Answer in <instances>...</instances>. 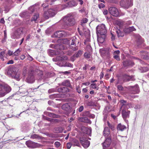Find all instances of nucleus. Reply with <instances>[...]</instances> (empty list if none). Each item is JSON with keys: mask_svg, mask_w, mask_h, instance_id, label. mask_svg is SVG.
Masks as SVG:
<instances>
[{"mask_svg": "<svg viewBox=\"0 0 149 149\" xmlns=\"http://www.w3.org/2000/svg\"><path fill=\"white\" fill-rule=\"evenodd\" d=\"M135 30V29L133 26L125 28L123 30L124 32L125 33H129L130 32Z\"/></svg>", "mask_w": 149, "mask_h": 149, "instance_id": "17", "label": "nucleus"}, {"mask_svg": "<svg viewBox=\"0 0 149 149\" xmlns=\"http://www.w3.org/2000/svg\"><path fill=\"white\" fill-rule=\"evenodd\" d=\"M98 7L100 8H103L104 7V5L103 3H101L98 5Z\"/></svg>", "mask_w": 149, "mask_h": 149, "instance_id": "55", "label": "nucleus"}, {"mask_svg": "<svg viewBox=\"0 0 149 149\" xmlns=\"http://www.w3.org/2000/svg\"><path fill=\"white\" fill-rule=\"evenodd\" d=\"M86 49L89 52H91L92 51V48L90 45H88L87 46Z\"/></svg>", "mask_w": 149, "mask_h": 149, "instance_id": "47", "label": "nucleus"}, {"mask_svg": "<svg viewBox=\"0 0 149 149\" xmlns=\"http://www.w3.org/2000/svg\"><path fill=\"white\" fill-rule=\"evenodd\" d=\"M103 14L104 15H106L108 13V11L107 10H104L103 11Z\"/></svg>", "mask_w": 149, "mask_h": 149, "instance_id": "63", "label": "nucleus"}, {"mask_svg": "<svg viewBox=\"0 0 149 149\" xmlns=\"http://www.w3.org/2000/svg\"><path fill=\"white\" fill-rule=\"evenodd\" d=\"M36 6V4L32 6L29 8V10L31 12V13H32L34 12L35 10V6Z\"/></svg>", "mask_w": 149, "mask_h": 149, "instance_id": "45", "label": "nucleus"}, {"mask_svg": "<svg viewBox=\"0 0 149 149\" xmlns=\"http://www.w3.org/2000/svg\"><path fill=\"white\" fill-rule=\"evenodd\" d=\"M61 63L59 64V65L61 67H72L73 65L68 62H62L61 61Z\"/></svg>", "mask_w": 149, "mask_h": 149, "instance_id": "18", "label": "nucleus"}, {"mask_svg": "<svg viewBox=\"0 0 149 149\" xmlns=\"http://www.w3.org/2000/svg\"><path fill=\"white\" fill-rule=\"evenodd\" d=\"M109 12L113 16L117 17L119 16V13L118 9L115 7H110L109 9Z\"/></svg>", "mask_w": 149, "mask_h": 149, "instance_id": "9", "label": "nucleus"}, {"mask_svg": "<svg viewBox=\"0 0 149 149\" xmlns=\"http://www.w3.org/2000/svg\"><path fill=\"white\" fill-rule=\"evenodd\" d=\"M116 23L119 26L120 29H121L123 24V21L120 20H118L116 21Z\"/></svg>", "mask_w": 149, "mask_h": 149, "instance_id": "36", "label": "nucleus"}, {"mask_svg": "<svg viewBox=\"0 0 149 149\" xmlns=\"http://www.w3.org/2000/svg\"><path fill=\"white\" fill-rule=\"evenodd\" d=\"M68 59V57L65 56L60 55L56 56V60L58 61L67 60Z\"/></svg>", "mask_w": 149, "mask_h": 149, "instance_id": "21", "label": "nucleus"}, {"mask_svg": "<svg viewBox=\"0 0 149 149\" xmlns=\"http://www.w3.org/2000/svg\"><path fill=\"white\" fill-rule=\"evenodd\" d=\"M100 52L101 54L103 56L107 55L108 56L109 55V53L108 50L105 49H100Z\"/></svg>", "mask_w": 149, "mask_h": 149, "instance_id": "23", "label": "nucleus"}, {"mask_svg": "<svg viewBox=\"0 0 149 149\" xmlns=\"http://www.w3.org/2000/svg\"><path fill=\"white\" fill-rule=\"evenodd\" d=\"M16 73V69L15 67L9 68L6 73V74L10 77H12Z\"/></svg>", "mask_w": 149, "mask_h": 149, "instance_id": "10", "label": "nucleus"}, {"mask_svg": "<svg viewBox=\"0 0 149 149\" xmlns=\"http://www.w3.org/2000/svg\"><path fill=\"white\" fill-rule=\"evenodd\" d=\"M84 109V107L83 106H81L80 107L79 109V112H81Z\"/></svg>", "mask_w": 149, "mask_h": 149, "instance_id": "59", "label": "nucleus"}, {"mask_svg": "<svg viewBox=\"0 0 149 149\" xmlns=\"http://www.w3.org/2000/svg\"><path fill=\"white\" fill-rule=\"evenodd\" d=\"M54 145L56 148H58L60 146L61 143L59 142L56 141L54 143Z\"/></svg>", "mask_w": 149, "mask_h": 149, "instance_id": "49", "label": "nucleus"}, {"mask_svg": "<svg viewBox=\"0 0 149 149\" xmlns=\"http://www.w3.org/2000/svg\"><path fill=\"white\" fill-rule=\"evenodd\" d=\"M111 39L112 40H115V36L114 34L112 33H111Z\"/></svg>", "mask_w": 149, "mask_h": 149, "instance_id": "57", "label": "nucleus"}, {"mask_svg": "<svg viewBox=\"0 0 149 149\" xmlns=\"http://www.w3.org/2000/svg\"><path fill=\"white\" fill-rule=\"evenodd\" d=\"M90 86L91 88L96 89L97 90H98L99 88L97 84L95 83H92Z\"/></svg>", "mask_w": 149, "mask_h": 149, "instance_id": "33", "label": "nucleus"}, {"mask_svg": "<svg viewBox=\"0 0 149 149\" xmlns=\"http://www.w3.org/2000/svg\"><path fill=\"white\" fill-rule=\"evenodd\" d=\"M12 77L16 79L17 81L19 80L20 78L19 77V73L16 72V73L15 74H14Z\"/></svg>", "mask_w": 149, "mask_h": 149, "instance_id": "28", "label": "nucleus"}, {"mask_svg": "<svg viewBox=\"0 0 149 149\" xmlns=\"http://www.w3.org/2000/svg\"><path fill=\"white\" fill-rule=\"evenodd\" d=\"M110 133V132L109 128L107 127H105L103 131V135L105 138H108L109 136H111Z\"/></svg>", "mask_w": 149, "mask_h": 149, "instance_id": "14", "label": "nucleus"}, {"mask_svg": "<svg viewBox=\"0 0 149 149\" xmlns=\"http://www.w3.org/2000/svg\"><path fill=\"white\" fill-rule=\"evenodd\" d=\"M132 1L133 0H121L120 2V5L124 8H128L132 6Z\"/></svg>", "mask_w": 149, "mask_h": 149, "instance_id": "5", "label": "nucleus"}, {"mask_svg": "<svg viewBox=\"0 0 149 149\" xmlns=\"http://www.w3.org/2000/svg\"><path fill=\"white\" fill-rule=\"evenodd\" d=\"M117 88L118 90L120 91H125V89L126 88H124L121 85H118L117 86Z\"/></svg>", "mask_w": 149, "mask_h": 149, "instance_id": "38", "label": "nucleus"}, {"mask_svg": "<svg viewBox=\"0 0 149 149\" xmlns=\"http://www.w3.org/2000/svg\"><path fill=\"white\" fill-rule=\"evenodd\" d=\"M72 142L74 146H79V141L75 139H74L72 140Z\"/></svg>", "mask_w": 149, "mask_h": 149, "instance_id": "32", "label": "nucleus"}, {"mask_svg": "<svg viewBox=\"0 0 149 149\" xmlns=\"http://www.w3.org/2000/svg\"><path fill=\"white\" fill-rule=\"evenodd\" d=\"M21 51V50L19 49H17L15 52L13 53V55L15 56H18Z\"/></svg>", "mask_w": 149, "mask_h": 149, "instance_id": "43", "label": "nucleus"}, {"mask_svg": "<svg viewBox=\"0 0 149 149\" xmlns=\"http://www.w3.org/2000/svg\"><path fill=\"white\" fill-rule=\"evenodd\" d=\"M33 142L31 141H28L26 142V144L28 147H32L33 146Z\"/></svg>", "mask_w": 149, "mask_h": 149, "instance_id": "31", "label": "nucleus"}, {"mask_svg": "<svg viewBox=\"0 0 149 149\" xmlns=\"http://www.w3.org/2000/svg\"><path fill=\"white\" fill-rule=\"evenodd\" d=\"M105 37V35L97 36V40L98 42L100 43H103L104 41Z\"/></svg>", "mask_w": 149, "mask_h": 149, "instance_id": "19", "label": "nucleus"}, {"mask_svg": "<svg viewBox=\"0 0 149 149\" xmlns=\"http://www.w3.org/2000/svg\"><path fill=\"white\" fill-rule=\"evenodd\" d=\"M96 30L97 36L105 35L107 32L105 25L103 24L97 26L96 28Z\"/></svg>", "mask_w": 149, "mask_h": 149, "instance_id": "3", "label": "nucleus"}, {"mask_svg": "<svg viewBox=\"0 0 149 149\" xmlns=\"http://www.w3.org/2000/svg\"><path fill=\"white\" fill-rule=\"evenodd\" d=\"M11 90L10 87L8 85L0 84V97L4 96Z\"/></svg>", "mask_w": 149, "mask_h": 149, "instance_id": "2", "label": "nucleus"}, {"mask_svg": "<svg viewBox=\"0 0 149 149\" xmlns=\"http://www.w3.org/2000/svg\"><path fill=\"white\" fill-rule=\"evenodd\" d=\"M30 138L31 139H39L40 138V137L36 134H34L32 135L31 136Z\"/></svg>", "mask_w": 149, "mask_h": 149, "instance_id": "42", "label": "nucleus"}, {"mask_svg": "<svg viewBox=\"0 0 149 149\" xmlns=\"http://www.w3.org/2000/svg\"><path fill=\"white\" fill-rule=\"evenodd\" d=\"M55 89L53 88L51 89L48 90V92L50 93H51L52 92H54L55 91Z\"/></svg>", "mask_w": 149, "mask_h": 149, "instance_id": "61", "label": "nucleus"}, {"mask_svg": "<svg viewBox=\"0 0 149 149\" xmlns=\"http://www.w3.org/2000/svg\"><path fill=\"white\" fill-rule=\"evenodd\" d=\"M61 108L65 111L69 112L70 111L71 109L70 104V103H66L63 104L61 107Z\"/></svg>", "mask_w": 149, "mask_h": 149, "instance_id": "13", "label": "nucleus"}, {"mask_svg": "<svg viewBox=\"0 0 149 149\" xmlns=\"http://www.w3.org/2000/svg\"><path fill=\"white\" fill-rule=\"evenodd\" d=\"M120 104L121 105V109L123 110L124 109L127 103L126 101L125 100H120Z\"/></svg>", "mask_w": 149, "mask_h": 149, "instance_id": "25", "label": "nucleus"}, {"mask_svg": "<svg viewBox=\"0 0 149 149\" xmlns=\"http://www.w3.org/2000/svg\"><path fill=\"white\" fill-rule=\"evenodd\" d=\"M13 60H11L9 61L7 63V64H13Z\"/></svg>", "mask_w": 149, "mask_h": 149, "instance_id": "64", "label": "nucleus"}, {"mask_svg": "<svg viewBox=\"0 0 149 149\" xmlns=\"http://www.w3.org/2000/svg\"><path fill=\"white\" fill-rule=\"evenodd\" d=\"M123 79L124 81H134L135 80L133 76H130L127 74H125L123 76Z\"/></svg>", "mask_w": 149, "mask_h": 149, "instance_id": "15", "label": "nucleus"}, {"mask_svg": "<svg viewBox=\"0 0 149 149\" xmlns=\"http://www.w3.org/2000/svg\"><path fill=\"white\" fill-rule=\"evenodd\" d=\"M84 56L85 58L88 59L89 60H91L92 59V56L90 52L89 53L86 52L84 54Z\"/></svg>", "mask_w": 149, "mask_h": 149, "instance_id": "26", "label": "nucleus"}, {"mask_svg": "<svg viewBox=\"0 0 149 149\" xmlns=\"http://www.w3.org/2000/svg\"><path fill=\"white\" fill-rule=\"evenodd\" d=\"M79 140L81 144L84 148H87L89 146L90 142L86 139L85 136L80 137Z\"/></svg>", "mask_w": 149, "mask_h": 149, "instance_id": "7", "label": "nucleus"}, {"mask_svg": "<svg viewBox=\"0 0 149 149\" xmlns=\"http://www.w3.org/2000/svg\"><path fill=\"white\" fill-rule=\"evenodd\" d=\"M68 5L69 7H72L75 6V3L74 1H71L68 3Z\"/></svg>", "mask_w": 149, "mask_h": 149, "instance_id": "39", "label": "nucleus"}, {"mask_svg": "<svg viewBox=\"0 0 149 149\" xmlns=\"http://www.w3.org/2000/svg\"><path fill=\"white\" fill-rule=\"evenodd\" d=\"M35 79L33 76L32 75H29L26 79V81L29 83H33Z\"/></svg>", "mask_w": 149, "mask_h": 149, "instance_id": "20", "label": "nucleus"}, {"mask_svg": "<svg viewBox=\"0 0 149 149\" xmlns=\"http://www.w3.org/2000/svg\"><path fill=\"white\" fill-rule=\"evenodd\" d=\"M88 21V19L86 18L83 19L81 21V24L86 23Z\"/></svg>", "mask_w": 149, "mask_h": 149, "instance_id": "48", "label": "nucleus"}, {"mask_svg": "<svg viewBox=\"0 0 149 149\" xmlns=\"http://www.w3.org/2000/svg\"><path fill=\"white\" fill-rule=\"evenodd\" d=\"M122 110V116L124 120H125L127 118L129 117V114L130 112V111H126L124 109Z\"/></svg>", "mask_w": 149, "mask_h": 149, "instance_id": "16", "label": "nucleus"}, {"mask_svg": "<svg viewBox=\"0 0 149 149\" xmlns=\"http://www.w3.org/2000/svg\"><path fill=\"white\" fill-rule=\"evenodd\" d=\"M71 146V144L70 143H68L67 145V148L68 149H69L70 148Z\"/></svg>", "mask_w": 149, "mask_h": 149, "instance_id": "58", "label": "nucleus"}, {"mask_svg": "<svg viewBox=\"0 0 149 149\" xmlns=\"http://www.w3.org/2000/svg\"><path fill=\"white\" fill-rule=\"evenodd\" d=\"M111 141V136H109L108 138H105V140L102 143L103 149H108Z\"/></svg>", "mask_w": 149, "mask_h": 149, "instance_id": "8", "label": "nucleus"}, {"mask_svg": "<svg viewBox=\"0 0 149 149\" xmlns=\"http://www.w3.org/2000/svg\"><path fill=\"white\" fill-rule=\"evenodd\" d=\"M76 58V57L75 54H74L70 58L71 61L72 62H73L75 60Z\"/></svg>", "mask_w": 149, "mask_h": 149, "instance_id": "52", "label": "nucleus"}, {"mask_svg": "<svg viewBox=\"0 0 149 149\" xmlns=\"http://www.w3.org/2000/svg\"><path fill=\"white\" fill-rule=\"evenodd\" d=\"M25 58V56L24 55H22L20 56V58L22 60H23Z\"/></svg>", "mask_w": 149, "mask_h": 149, "instance_id": "62", "label": "nucleus"}, {"mask_svg": "<svg viewBox=\"0 0 149 149\" xmlns=\"http://www.w3.org/2000/svg\"><path fill=\"white\" fill-rule=\"evenodd\" d=\"M114 58L116 60L119 61L120 60L119 56L118 55H115L113 56Z\"/></svg>", "mask_w": 149, "mask_h": 149, "instance_id": "53", "label": "nucleus"}, {"mask_svg": "<svg viewBox=\"0 0 149 149\" xmlns=\"http://www.w3.org/2000/svg\"><path fill=\"white\" fill-rule=\"evenodd\" d=\"M123 63V65L125 67H127L129 66H132L134 65V63L133 62L128 60L124 61Z\"/></svg>", "mask_w": 149, "mask_h": 149, "instance_id": "22", "label": "nucleus"}, {"mask_svg": "<svg viewBox=\"0 0 149 149\" xmlns=\"http://www.w3.org/2000/svg\"><path fill=\"white\" fill-rule=\"evenodd\" d=\"M76 90L78 93H81V91L79 87L78 86L76 87Z\"/></svg>", "mask_w": 149, "mask_h": 149, "instance_id": "60", "label": "nucleus"}, {"mask_svg": "<svg viewBox=\"0 0 149 149\" xmlns=\"http://www.w3.org/2000/svg\"><path fill=\"white\" fill-rule=\"evenodd\" d=\"M82 54V52L81 50H79L77 52V53L75 54L76 56V58H78L79 56H80Z\"/></svg>", "mask_w": 149, "mask_h": 149, "instance_id": "46", "label": "nucleus"}, {"mask_svg": "<svg viewBox=\"0 0 149 149\" xmlns=\"http://www.w3.org/2000/svg\"><path fill=\"white\" fill-rule=\"evenodd\" d=\"M62 85L63 86L67 87H70V81L69 80H65L62 83Z\"/></svg>", "mask_w": 149, "mask_h": 149, "instance_id": "30", "label": "nucleus"}, {"mask_svg": "<svg viewBox=\"0 0 149 149\" xmlns=\"http://www.w3.org/2000/svg\"><path fill=\"white\" fill-rule=\"evenodd\" d=\"M57 13V11L55 9H50L48 11L45 12L44 16L46 19H48L49 17H52L55 16Z\"/></svg>", "mask_w": 149, "mask_h": 149, "instance_id": "4", "label": "nucleus"}, {"mask_svg": "<svg viewBox=\"0 0 149 149\" xmlns=\"http://www.w3.org/2000/svg\"><path fill=\"white\" fill-rule=\"evenodd\" d=\"M139 70L141 72H143L146 71L148 69L146 67H141L139 69Z\"/></svg>", "mask_w": 149, "mask_h": 149, "instance_id": "44", "label": "nucleus"}, {"mask_svg": "<svg viewBox=\"0 0 149 149\" xmlns=\"http://www.w3.org/2000/svg\"><path fill=\"white\" fill-rule=\"evenodd\" d=\"M82 129L86 131V132H84L86 134L89 135L91 134V130L90 129L84 127H83L82 128Z\"/></svg>", "mask_w": 149, "mask_h": 149, "instance_id": "35", "label": "nucleus"}, {"mask_svg": "<svg viewBox=\"0 0 149 149\" xmlns=\"http://www.w3.org/2000/svg\"><path fill=\"white\" fill-rule=\"evenodd\" d=\"M48 115L50 117H53L54 118H58L59 117V116L58 115H56L51 113H48Z\"/></svg>", "mask_w": 149, "mask_h": 149, "instance_id": "37", "label": "nucleus"}, {"mask_svg": "<svg viewBox=\"0 0 149 149\" xmlns=\"http://www.w3.org/2000/svg\"><path fill=\"white\" fill-rule=\"evenodd\" d=\"M126 128L125 126L124 125H122L120 123L117 126V129L121 131H123Z\"/></svg>", "mask_w": 149, "mask_h": 149, "instance_id": "27", "label": "nucleus"}, {"mask_svg": "<svg viewBox=\"0 0 149 149\" xmlns=\"http://www.w3.org/2000/svg\"><path fill=\"white\" fill-rule=\"evenodd\" d=\"M5 54V52L4 51L0 52V58L2 61H3L4 60V57Z\"/></svg>", "mask_w": 149, "mask_h": 149, "instance_id": "41", "label": "nucleus"}, {"mask_svg": "<svg viewBox=\"0 0 149 149\" xmlns=\"http://www.w3.org/2000/svg\"><path fill=\"white\" fill-rule=\"evenodd\" d=\"M76 41V38L74 37L72 39V42L71 43V45H74L75 44V42Z\"/></svg>", "mask_w": 149, "mask_h": 149, "instance_id": "51", "label": "nucleus"}, {"mask_svg": "<svg viewBox=\"0 0 149 149\" xmlns=\"http://www.w3.org/2000/svg\"><path fill=\"white\" fill-rule=\"evenodd\" d=\"M133 106L132 104L131 103H127V104L125 107V108H124V109H127L129 108L132 107Z\"/></svg>", "mask_w": 149, "mask_h": 149, "instance_id": "40", "label": "nucleus"}, {"mask_svg": "<svg viewBox=\"0 0 149 149\" xmlns=\"http://www.w3.org/2000/svg\"><path fill=\"white\" fill-rule=\"evenodd\" d=\"M59 92L66 93L69 91L68 88L66 87H63L59 88L58 89Z\"/></svg>", "mask_w": 149, "mask_h": 149, "instance_id": "24", "label": "nucleus"}, {"mask_svg": "<svg viewBox=\"0 0 149 149\" xmlns=\"http://www.w3.org/2000/svg\"><path fill=\"white\" fill-rule=\"evenodd\" d=\"M63 25L68 26H72L74 25L75 20L74 17L70 14H68L64 17L61 20Z\"/></svg>", "mask_w": 149, "mask_h": 149, "instance_id": "1", "label": "nucleus"}, {"mask_svg": "<svg viewBox=\"0 0 149 149\" xmlns=\"http://www.w3.org/2000/svg\"><path fill=\"white\" fill-rule=\"evenodd\" d=\"M24 28H20L17 29L12 34V38L13 39H18L19 38L20 36L23 33Z\"/></svg>", "mask_w": 149, "mask_h": 149, "instance_id": "6", "label": "nucleus"}, {"mask_svg": "<svg viewBox=\"0 0 149 149\" xmlns=\"http://www.w3.org/2000/svg\"><path fill=\"white\" fill-rule=\"evenodd\" d=\"M130 91L133 94L138 93L139 92V89L138 86L136 84L134 86H130L128 87Z\"/></svg>", "mask_w": 149, "mask_h": 149, "instance_id": "11", "label": "nucleus"}, {"mask_svg": "<svg viewBox=\"0 0 149 149\" xmlns=\"http://www.w3.org/2000/svg\"><path fill=\"white\" fill-rule=\"evenodd\" d=\"M39 17V14L38 13H36L32 17L31 21H34L36 22L37 19Z\"/></svg>", "mask_w": 149, "mask_h": 149, "instance_id": "34", "label": "nucleus"}, {"mask_svg": "<svg viewBox=\"0 0 149 149\" xmlns=\"http://www.w3.org/2000/svg\"><path fill=\"white\" fill-rule=\"evenodd\" d=\"M107 125L112 130H113L114 128V127L112 126L111 125L110 123L108 121L107 122Z\"/></svg>", "mask_w": 149, "mask_h": 149, "instance_id": "54", "label": "nucleus"}, {"mask_svg": "<svg viewBox=\"0 0 149 149\" xmlns=\"http://www.w3.org/2000/svg\"><path fill=\"white\" fill-rule=\"evenodd\" d=\"M8 54L9 56H11L12 55H13V52L9 50L8 51Z\"/></svg>", "mask_w": 149, "mask_h": 149, "instance_id": "56", "label": "nucleus"}, {"mask_svg": "<svg viewBox=\"0 0 149 149\" xmlns=\"http://www.w3.org/2000/svg\"><path fill=\"white\" fill-rule=\"evenodd\" d=\"M121 29H118V30L116 31L117 36L118 37H123L124 36V33L120 30Z\"/></svg>", "mask_w": 149, "mask_h": 149, "instance_id": "29", "label": "nucleus"}, {"mask_svg": "<svg viewBox=\"0 0 149 149\" xmlns=\"http://www.w3.org/2000/svg\"><path fill=\"white\" fill-rule=\"evenodd\" d=\"M63 43L69 44L70 43L69 41L67 39H64L63 40Z\"/></svg>", "mask_w": 149, "mask_h": 149, "instance_id": "50", "label": "nucleus"}, {"mask_svg": "<svg viewBox=\"0 0 149 149\" xmlns=\"http://www.w3.org/2000/svg\"><path fill=\"white\" fill-rule=\"evenodd\" d=\"M66 34L64 31H56L54 34L53 37L60 38L63 36H65Z\"/></svg>", "mask_w": 149, "mask_h": 149, "instance_id": "12", "label": "nucleus"}]
</instances>
